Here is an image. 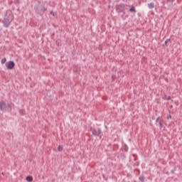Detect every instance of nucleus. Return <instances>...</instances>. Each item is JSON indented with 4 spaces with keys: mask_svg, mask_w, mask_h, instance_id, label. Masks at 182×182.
Listing matches in <instances>:
<instances>
[{
    "mask_svg": "<svg viewBox=\"0 0 182 182\" xmlns=\"http://www.w3.org/2000/svg\"><path fill=\"white\" fill-rule=\"evenodd\" d=\"M129 12H132L134 14H136V7H134V6H132L130 9H129Z\"/></svg>",
    "mask_w": 182,
    "mask_h": 182,
    "instance_id": "nucleus-9",
    "label": "nucleus"
},
{
    "mask_svg": "<svg viewBox=\"0 0 182 182\" xmlns=\"http://www.w3.org/2000/svg\"><path fill=\"white\" fill-rule=\"evenodd\" d=\"M164 100H171V97L168 96L166 98L163 97Z\"/></svg>",
    "mask_w": 182,
    "mask_h": 182,
    "instance_id": "nucleus-14",
    "label": "nucleus"
},
{
    "mask_svg": "<svg viewBox=\"0 0 182 182\" xmlns=\"http://www.w3.org/2000/svg\"><path fill=\"white\" fill-rule=\"evenodd\" d=\"M58 150L59 151H62V150H63V148H60V146H59L58 147Z\"/></svg>",
    "mask_w": 182,
    "mask_h": 182,
    "instance_id": "nucleus-16",
    "label": "nucleus"
},
{
    "mask_svg": "<svg viewBox=\"0 0 182 182\" xmlns=\"http://www.w3.org/2000/svg\"><path fill=\"white\" fill-rule=\"evenodd\" d=\"M5 107H6V102L0 101V110L3 112V110H5Z\"/></svg>",
    "mask_w": 182,
    "mask_h": 182,
    "instance_id": "nucleus-6",
    "label": "nucleus"
},
{
    "mask_svg": "<svg viewBox=\"0 0 182 182\" xmlns=\"http://www.w3.org/2000/svg\"><path fill=\"white\" fill-rule=\"evenodd\" d=\"M165 41L167 42V43H168V42H170V39L168 38V39H166V41Z\"/></svg>",
    "mask_w": 182,
    "mask_h": 182,
    "instance_id": "nucleus-21",
    "label": "nucleus"
},
{
    "mask_svg": "<svg viewBox=\"0 0 182 182\" xmlns=\"http://www.w3.org/2000/svg\"><path fill=\"white\" fill-rule=\"evenodd\" d=\"M90 132H92L93 136H100V134L102 133V129H100V128H97V131L95 129V128L91 127Z\"/></svg>",
    "mask_w": 182,
    "mask_h": 182,
    "instance_id": "nucleus-3",
    "label": "nucleus"
},
{
    "mask_svg": "<svg viewBox=\"0 0 182 182\" xmlns=\"http://www.w3.org/2000/svg\"><path fill=\"white\" fill-rule=\"evenodd\" d=\"M12 21H14V14L11 10H7L2 21L4 28H9L11 23H12Z\"/></svg>",
    "mask_w": 182,
    "mask_h": 182,
    "instance_id": "nucleus-1",
    "label": "nucleus"
},
{
    "mask_svg": "<svg viewBox=\"0 0 182 182\" xmlns=\"http://www.w3.org/2000/svg\"><path fill=\"white\" fill-rule=\"evenodd\" d=\"M145 179H146V178L144 177V176H141L139 178V180L141 181V182H144Z\"/></svg>",
    "mask_w": 182,
    "mask_h": 182,
    "instance_id": "nucleus-10",
    "label": "nucleus"
},
{
    "mask_svg": "<svg viewBox=\"0 0 182 182\" xmlns=\"http://www.w3.org/2000/svg\"><path fill=\"white\" fill-rule=\"evenodd\" d=\"M174 171H176V168H173L171 171V174H174Z\"/></svg>",
    "mask_w": 182,
    "mask_h": 182,
    "instance_id": "nucleus-17",
    "label": "nucleus"
},
{
    "mask_svg": "<svg viewBox=\"0 0 182 182\" xmlns=\"http://www.w3.org/2000/svg\"><path fill=\"white\" fill-rule=\"evenodd\" d=\"M170 107H171V109H173V105H171Z\"/></svg>",
    "mask_w": 182,
    "mask_h": 182,
    "instance_id": "nucleus-25",
    "label": "nucleus"
},
{
    "mask_svg": "<svg viewBox=\"0 0 182 182\" xmlns=\"http://www.w3.org/2000/svg\"><path fill=\"white\" fill-rule=\"evenodd\" d=\"M41 11H42V12H46V11H48V8H46V7H43V8L41 9Z\"/></svg>",
    "mask_w": 182,
    "mask_h": 182,
    "instance_id": "nucleus-13",
    "label": "nucleus"
},
{
    "mask_svg": "<svg viewBox=\"0 0 182 182\" xmlns=\"http://www.w3.org/2000/svg\"><path fill=\"white\" fill-rule=\"evenodd\" d=\"M6 62V58H4L1 59V65H5V63Z\"/></svg>",
    "mask_w": 182,
    "mask_h": 182,
    "instance_id": "nucleus-12",
    "label": "nucleus"
},
{
    "mask_svg": "<svg viewBox=\"0 0 182 182\" xmlns=\"http://www.w3.org/2000/svg\"><path fill=\"white\" fill-rule=\"evenodd\" d=\"M168 45H167V41H165V44L163 46V48H167Z\"/></svg>",
    "mask_w": 182,
    "mask_h": 182,
    "instance_id": "nucleus-15",
    "label": "nucleus"
},
{
    "mask_svg": "<svg viewBox=\"0 0 182 182\" xmlns=\"http://www.w3.org/2000/svg\"><path fill=\"white\" fill-rule=\"evenodd\" d=\"M138 16H141V14H140V13H138Z\"/></svg>",
    "mask_w": 182,
    "mask_h": 182,
    "instance_id": "nucleus-24",
    "label": "nucleus"
},
{
    "mask_svg": "<svg viewBox=\"0 0 182 182\" xmlns=\"http://www.w3.org/2000/svg\"><path fill=\"white\" fill-rule=\"evenodd\" d=\"M148 8H149V9H154V4L153 2L148 4Z\"/></svg>",
    "mask_w": 182,
    "mask_h": 182,
    "instance_id": "nucleus-8",
    "label": "nucleus"
},
{
    "mask_svg": "<svg viewBox=\"0 0 182 182\" xmlns=\"http://www.w3.org/2000/svg\"><path fill=\"white\" fill-rule=\"evenodd\" d=\"M164 124V121L161 119V117H158L156 119V126L159 124L160 129H163V124Z\"/></svg>",
    "mask_w": 182,
    "mask_h": 182,
    "instance_id": "nucleus-4",
    "label": "nucleus"
},
{
    "mask_svg": "<svg viewBox=\"0 0 182 182\" xmlns=\"http://www.w3.org/2000/svg\"><path fill=\"white\" fill-rule=\"evenodd\" d=\"M152 120H156V117H152Z\"/></svg>",
    "mask_w": 182,
    "mask_h": 182,
    "instance_id": "nucleus-22",
    "label": "nucleus"
},
{
    "mask_svg": "<svg viewBox=\"0 0 182 182\" xmlns=\"http://www.w3.org/2000/svg\"><path fill=\"white\" fill-rule=\"evenodd\" d=\"M6 68L8 70H12L15 68V63L14 61H9L6 64Z\"/></svg>",
    "mask_w": 182,
    "mask_h": 182,
    "instance_id": "nucleus-5",
    "label": "nucleus"
},
{
    "mask_svg": "<svg viewBox=\"0 0 182 182\" xmlns=\"http://www.w3.org/2000/svg\"><path fill=\"white\" fill-rule=\"evenodd\" d=\"M127 150H129V147L126 146V147L124 148V151H127Z\"/></svg>",
    "mask_w": 182,
    "mask_h": 182,
    "instance_id": "nucleus-20",
    "label": "nucleus"
},
{
    "mask_svg": "<svg viewBox=\"0 0 182 182\" xmlns=\"http://www.w3.org/2000/svg\"><path fill=\"white\" fill-rule=\"evenodd\" d=\"M109 2L112 1V0H108Z\"/></svg>",
    "mask_w": 182,
    "mask_h": 182,
    "instance_id": "nucleus-26",
    "label": "nucleus"
},
{
    "mask_svg": "<svg viewBox=\"0 0 182 182\" xmlns=\"http://www.w3.org/2000/svg\"><path fill=\"white\" fill-rule=\"evenodd\" d=\"M26 181L32 182V181H33V177H32V176H28L26 178Z\"/></svg>",
    "mask_w": 182,
    "mask_h": 182,
    "instance_id": "nucleus-7",
    "label": "nucleus"
},
{
    "mask_svg": "<svg viewBox=\"0 0 182 182\" xmlns=\"http://www.w3.org/2000/svg\"><path fill=\"white\" fill-rule=\"evenodd\" d=\"M128 6L127 4L120 3L119 4H117L115 6V10L117 14H123L124 15L126 14V8Z\"/></svg>",
    "mask_w": 182,
    "mask_h": 182,
    "instance_id": "nucleus-2",
    "label": "nucleus"
},
{
    "mask_svg": "<svg viewBox=\"0 0 182 182\" xmlns=\"http://www.w3.org/2000/svg\"><path fill=\"white\" fill-rule=\"evenodd\" d=\"M166 119H167V120H168V119H171V115H168L167 117H166Z\"/></svg>",
    "mask_w": 182,
    "mask_h": 182,
    "instance_id": "nucleus-18",
    "label": "nucleus"
},
{
    "mask_svg": "<svg viewBox=\"0 0 182 182\" xmlns=\"http://www.w3.org/2000/svg\"><path fill=\"white\" fill-rule=\"evenodd\" d=\"M7 107H9L8 111L11 112L12 110V104H7Z\"/></svg>",
    "mask_w": 182,
    "mask_h": 182,
    "instance_id": "nucleus-11",
    "label": "nucleus"
},
{
    "mask_svg": "<svg viewBox=\"0 0 182 182\" xmlns=\"http://www.w3.org/2000/svg\"><path fill=\"white\" fill-rule=\"evenodd\" d=\"M164 97V99H167V96L166 95H165Z\"/></svg>",
    "mask_w": 182,
    "mask_h": 182,
    "instance_id": "nucleus-23",
    "label": "nucleus"
},
{
    "mask_svg": "<svg viewBox=\"0 0 182 182\" xmlns=\"http://www.w3.org/2000/svg\"><path fill=\"white\" fill-rule=\"evenodd\" d=\"M50 15H53V16H55V12L50 11Z\"/></svg>",
    "mask_w": 182,
    "mask_h": 182,
    "instance_id": "nucleus-19",
    "label": "nucleus"
}]
</instances>
